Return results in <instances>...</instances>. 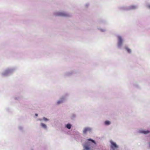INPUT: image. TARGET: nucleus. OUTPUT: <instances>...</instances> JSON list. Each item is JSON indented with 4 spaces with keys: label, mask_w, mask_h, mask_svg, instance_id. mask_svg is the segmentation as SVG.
Instances as JSON below:
<instances>
[{
    "label": "nucleus",
    "mask_w": 150,
    "mask_h": 150,
    "mask_svg": "<svg viewBox=\"0 0 150 150\" xmlns=\"http://www.w3.org/2000/svg\"><path fill=\"white\" fill-rule=\"evenodd\" d=\"M110 143L111 144L110 147L112 150H116V149L119 148L118 146L117 145L116 143L112 140H110Z\"/></svg>",
    "instance_id": "1"
},
{
    "label": "nucleus",
    "mask_w": 150,
    "mask_h": 150,
    "mask_svg": "<svg viewBox=\"0 0 150 150\" xmlns=\"http://www.w3.org/2000/svg\"><path fill=\"white\" fill-rule=\"evenodd\" d=\"M138 132L139 133L146 134L150 133V131L149 130H146L141 129L139 130Z\"/></svg>",
    "instance_id": "2"
},
{
    "label": "nucleus",
    "mask_w": 150,
    "mask_h": 150,
    "mask_svg": "<svg viewBox=\"0 0 150 150\" xmlns=\"http://www.w3.org/2000/svg\"><path fill=\"white\" fill-rule=\"evenodd\" d=\"M92 130V128L90 127H85L83 131V134H86L87 132H90Z\"/></svg>",
    "instance_id": "3"
},
{
    "label": "nucleus",
    "mask_w": 150,
    "mask_h": 150,
    "mask_svg": "<svg viewBox=\"0 0 150 150\" xmlns=\"http://www.w3.org/2000/svg\"><path fill=\"white\" fill-rule=\"evenodd\" d=\"M118 45L119 46H120L122 44V40L121 36H118Z\"/></svg>",
    "instance_id": "4"
},
{
    "label": "nucleus",
    "mask_w": 150,
    "mask_h": 150,
    "mask_svg": "<svg viewBox=\"0 0 150 150\" xmlns=\"http://www.w3.org/2000/svg\"><path fill=\"white\" fill-rule=\"evenodd\" d=\"M57 15L59 16H68V14L64 13H57Z\"/></svg>",
    "instance_id": "5"
},
{
    "label": "nucleus",
    "mask_w": 150,
    "mask_h": 150,
    "mask_svg": "<svg viewBox=\"0 0 150 150\" xmlns=\"http://www.w3.org/2000/svg\"><path fill=\"white\" fill-rule=\"evenodd\" d=\"M40 126L43 129H47V126L45 124L41 123L40 124Z\"/></svg>",
    "instance_id": "6"
},
{
    "label": "nucleus",
    "mask_w": 150,
    "mask_h": 150,
    "mask_svg": "<svg viewBox=\"0 0 150 150\" xmlns=\"http://www.w3.org/2000/svg\"><path fill=\"white\" fill-rule=\"evenodd\" d=\"M71 127V125L70 123H68L65 125V127L68 129H70Z\"/></svg>",
    "instance_id": "7"
},
{
    "label": "nucleus",
    "mask_w": 150,
    "mask_h": 150,
    "mask_svg": "<svg viewBox=\"0 0 150 150\" xmlns=\"http://www.w3.org/2000/svg\"><path fill=\"white\" fill-rule=\"evenodd\" d=\"M84 148L86 150H89L90 148L89 146L86 145H85L84 146Z\"/></svg>",
    "instance_id": "8"
},
{
    "label": "nucleus",
    "mask_w": 150,
    "mask_h": 150,
    "mask_svg": "<svg viewBox=\"0 0 150 150\" xmlns=\"http://www.w3.org/2000/svg\"><path fill=\"white\" fill-rule=\"evenodd\" d=\"M18 128L20 130L22 131L23 130V127L21 126H20L18 127Z\"/></svg>",
    "instance_id": "9"
},
{
    "label": "nucleus",
    "mask_w": 150,
    "mask_h": 150,
    "mask_svg": "<svg viewBox=\"0 0 150 150\" xmlns=\"http://www.w3.org/2000/svg\"><path fill=\"white\" fill-rule=\"evenodd\" d=\"M125 49L126 50L128 53H130L131 52V50L130 49L128 48V47H126Z\"/></svg>",
    "instance_id": "10"
},
{
    "label": "nucleus",
    "mask_w": 150,
    "mask_h": 150,
    "mask_svg": "<svg viewBox=\"0 0 150 150\" xmlns=\"http://www.w3.org/2000/svg\"><path fill=\"white\" fill-rule=\"evenodd\" d=\"M63 101V99H62L61 100H59L57 102L58 104H59L61 103H62Z\"/></svg>",
    "instance_id": "11"
},
{
    "label": "nucleus",
    "mask_w": 150,
    "mask_h": 150,
    "mask_svg": "<svg viewBox=\"0 0 150 150\" xmlns=\"http://www.w3.org/2000/svg\"><path fill=\"white\" fill-rule=\"evenodd\" d=\"M111 122H104V125L106 126H108L110 124Z\"/></svg>",
    "instance_id": "12"
},
{
    "label": "nucleus",
    "mask_w": 150,
    "mask_h": 150,
    "mask_svg": "<svg viewBox=\"0 0 150 150\" xmlns=\"http://www.w3.org/2000/svg\"><path fill=\"white\" fill-rule=\"evenodd\" d=\"M43 120L44 121H48V120L45 117H44L43 118Z\"/></svg>",
    "instance_id": "13"
},
{
    "label": "nucleus",
    "mask_w": 150,
    "mask_h": 150,
    "mask_svg": "<svg viewBox=\"0 0 150 150\" xmlns=\"http://www.w3.org/2000/svg\"><path fill=\"white\" fill-rule=\"evenodd\" d=\"M91 142H92V143H93L94 144H96V143L94 140L92 139V140L91 141Z\"/></svg>",
    "instance_id": "14"
},
{
    "label": "nucleus",
    "mask_w": 150,
    "mask_h": 150,
    "mask_svg": "<svg viewBox=\"0 0 150 150\" xmlns=\"http://www.w3.org/2000/svg\"><path fill=\"white\" fill-rule=\"evenodd\" d=\"M88 141H91L92 140V139L89 138L88 139Z\"/></svg>",
    "instance_id": "15"
},
{
    "label": "nucleus",
    "mask_w": 150,
    "mask_h": 150,
    "mask_svg": "<svg viewBox=\"0 0 150 150\" xmlns=\"http://www.w3.org/2000/svg\"><path fill=\"white\" fill-rule=\"evenodd\" d=\"M35 116H38V114H35Z\"/></svg>",
    "instance_id": "16"
},
{
    "label": "nucleus",
    "mask_w": 150,
    "mask_h": 150,
    "mask_svg": "<svg viewBox=\"0 0 150 150\" xmlns=\"http://www.w3.org/2000/svg\"><path fill=\"white\" fill-rule=\"evenodd\" d=\"M132 8H135V7L134 6H132Z\"/></svg>",
    "instance_id": "17"
},
{
    "label": "nucleus",
    "mask_w": 150,
    "mask_h": 150,
    "mask_svg": "<svg viewBox=\"0 0 150 150\" xmlns=\"http://www.w3.org/2000/svg\"><path fill=\"white\" fill-rule=\"evenodd\" d=\"M149 7L150 8V6H149Z\"/></svg>",
    "instance_id": "18"
},
{
    "label": "nucleus",
    "mask_w": 150,
    "mask_h": 150,
    "mask_svg": "<svg viewBox=\"0 0 150 150\" xmlns=\"http://www.w3.org/2000/svg\"><path fill=\"white\" fill-rule=\"evenodd\" d=\"M105 122H109V121H105Z\"/></svg>",
    "instance_id": "19"
}]
</instances>
